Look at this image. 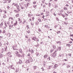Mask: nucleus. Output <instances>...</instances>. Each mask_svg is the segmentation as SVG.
<instances>
[{
    "mask_svg": "<svg viewBox=\"0 0 73 73\" xmlns=\"http://www.w3.org/2000/svg\"><path fill=\"white\" fill-rule=\"evenodd\" d=\"M7 54L9 57H12V55L11 54V53L9 52H8L7 53Z\"/></svg>",
    "mask_w": 73,
    "mask_h": 73,
    "instance_id": "obj_1",
    "label": "nucleus"
},
{
    "mask_svg": "<svg viewBox=\"0 0 73 73\" xmlns=\"http://www.w3.org/2000/svg\"><path fill=\"white\" fill-rule=\"evenodd\" d=\"M5 50H6V48H5L4 49V48H2L1 50V53H3L4 51H5Z\"/></svg>",
    "mask_w": 73,
    "mask_h": 73,
    "instance_id": "obj_2",
    "label": "nucleus"
},
{
    "mask_svg": "<svg viewBox=\"0 0 73 73\" xmlns=\"http://www.w3.org/2000/svg\"><path fill=\"white\" fill-rule=\"evenodd\" d=\"M19 68H16V70H15V72L16 73H17V72H19Z\"/></svg>",
    "mask_w": 73,
    "mask_h": 73,
    "instance_id": "obj_3",
    "label": "nucleus"
},
{
    "mask_svg": "<svg viewBox=\"0 0 73 73\" xmlns=\"http://www.w3.org/2000/svg\"><path fill=\"white\" fill-rule=\"evenodd\" d=\"M58 66V65L57 64H55L54 66L53 67V68H55V69H56V68Z\"/></svg>",
    "mask_w": 73,
    "mask_h": 73,
    "instance_id": "obj_4",
    "label": "nucleus"
},
{
    "mask_svg": "<svg viewBox=\"0 0 73 73\" xmlns=\"http://www.w3.org/2000/svg\"><path fill=\"white\" fill-rule=\"evenodd\" d=\"M16 22L15 23H14V26H15H15H16V25H17V21H15Z\"/></svg>",
    "mask_w": 73,
    "mask_h": 73,
    "instance_id": "obj_5",
    "label": "nucleus"
},
{
    "mask_svg": "<svg viewBox=\"0 0 73 73\" xmlns=\"http://www.w3.org/2000/svg\"><path fill=\"white\" fill-rule=\"evenodd\" d=\"M47 57H48V55H47V54H46L44 56V58H46Z\"/></svg>",
    "mask_w": 73,
    "mask_h": 73,
    "instance_id": "obj_6",
    "label": "nucleus"
},
{
    "mask_svg": "<svg viewBox=\"0 0 73 73\" xmlns=\"http://www.w3.org/2000/svg\"><path fill=\"white\" fill-rule=\"evenodd\" d=\"M47 14H46V15L48 16L49 15V11H47L46 12Z\"/></svg>",
    "mask_w": 73,
    "mask_h": 73,
    "instance_id": "obj_7",
    "label": "nucleus"
},
{
    "mask_svg": "<svg viewBox=\"0 0 73 73\" xmlns=\"http://www.w3.org/2000/svg\"><path fill=\"white\" fill-rule=\"evenodd\" d=\"M56 43L58 44H61V42L60 41H58V42H56Z\"/></svg>",
    "mask_w": 73,
    "mask_h": 73,
    "instance_id": "obj_8",
    "label": "nucleus"
},
{
    "mask_svg": "<svg viewBox=\"0 0 73 73\" xmlns=\"http://www.w3.org/2000/svg\"><path fill=\"white\" fill-rule=\"evenodd\" d=\"M23 63V62L21 60L19 59V64H22Z\"/></svg>",
    "mask_w": 73,
    "mask_h": 73,
    "instance_id": "obj_9",
    "label": "nucleus"
},
{
    "mask_svg": "<svg viewBox=\"0 0 73 73\" xmlns=\"http://www.w3.org/2000/svg\"><path fill=\"white\" fill-rule=\"evenodd\" d=\"M36 37H33V40L35 41H36Z\"/></svg>",
    "mask_w": 73,
    "mask_h": 73,
    "instance_id": "obj_10",
    "label": "nucleus"
},
{
    "mask_svg": "<svg viewBox=\"0 0 73 73\" xmlns=\"http://www.w3.org/2000/svg\"><path fill=\"white\" fill-rule=\"evenodd\" d=\"M52 47L54 49H56V46L55 45H53L52 46Z\"/></svg>",
    "mask_w": 73,
    "mask_h": 73,
    "instance_id": "obj_11",
    "label": "nucleus"
},
{
    "mask_svg": "<svg viewBox=\"0 0 73 73\" xmlns=\"http://www.w3.org/2000/svg\"><path fill=\"white\" fill-rule=\"evenodd\" d=\"M58 50H61V47H58Z\"/></svg>",
    "mask_w": 73,
    "mask_h": 73,
    "instance_id": "obj_12",
    "label": "nucleus"
},
{
    "mask_svg": "<svg viewBox=\"0 0 73 73\" xmlns=\"http://www.w3.org/2000/svg\"><path fill=\"white\" fill-rule=\"evenodd\" d=\"M66 45L67 46H69V47H70V46H71V45H70V44H66Z\"/></svg>",
    "mask_w": 73,
    "mask_h": 73,
    "instance_id": "obj_13",
    "label": "nucleus"
},
{
    "mask_svg": "<svg viewBox=\"0 0 73 73\" xmlns=\"http://www.w3.org/2000/svg\"><path fill=\"white\" fill-rule=\"evenodd\" d=\"M56 56V54H53V55H52V56H53V58L55 57Z\"/></svg>",
    "mask_w": 73,
    "mask_h": 73,
    "instance_id": "obj_14",
    "label": "nucleus"
},
{
    "mask_svg": "<svg viewBox=\"0 0 73 73\" xmlns=\"http://www.w3.org/2000/svg\"><path fill=\"white\" fill-rule=\"evenodd\" d=\"M1 57H3V54H0V58H1Z\"/></svg>",
    "mask_w": 73,
    "mask_h": 73,
    "instance_id": "obj_15",
    "label": "nucleus"
},
{
    "mask_svg": "<svg viewBox=\"0 0 73 73\" xmlns=\"http://www.w3.org/2000/svg\"><path fill=\"white\" fill-rule=\"evenodd\" d=\"M50 68H51V66H48L47 67V69H50Z\"/></svg>",
    "mask_w": 73,
    "mask_h": 73,
    "instance_id": "obj_16",
    "label": "nucleus"
},
{
    "mask_svg": "<svg viewBox=\"0 0 73 73\" xmlns=\"http://www.w3.org/2000/svg\"><path fill=\"white\" fill-rule=\"evenodd\" d=\"M3 22H2L0 24V27H2V26H3Z\"/></svg>",
    "mask_w": 73,
    "mask_h": 73,
    "instance_id": "obj_17",
    "label": "nucleus"
},
{
    "mask_svg": "<svg viewBox=\"0 0 73 73\" xmlns=\"http://www.w3.org/2000/svg\"><path fill=\"white\" fill-rule=\"evenodd\" d=\"M7 36L8 37H10V36H11V34H8L7 35Z\"/></svg>",
    "mask_w": 73,
    "mask_h": 73,
    "instance_id": "obj_18",
    "label": "nucleus"
},
{
    "mask_svg": "<svg viewBox=\"0 0 73 73\" xmlns=\"http://www.w3.org/2000/svg\"><path fill=\"white\" fill-rule=\"evenodd\" d=\"M7 62H9V60H10V58H9V57H7Z\"/></svg>",
    "mask_w": 73,
    "mask_h": 73,
    "instance_id": "obj_19",
    "label": "nucleus"
},
{
    "mask_svg": "<svg viewBox=\"0 0 73 73\" xmlns=\"http://www.w3.org/2000/svg\"><path fill=\"white\" fill-rule=\"evenodd\" d=\"M33 68H34V69H35H35H36L37 68V67L36 66H34Z\"/></svg>",
    "mask_w": 73,
    "mask_h": 73,
    "instance_id": "obj_20",
    "label": "nucleus"
},
{
    "mask_svg": "<svg viewBox=\"0 0 73 73\" xmlns=\"http://www.w3.org/2000/svg\"><path fill=\"white\" fill-rule=\"evenodd\" d=\"M3 17V18H6L7 17V16L5 15H4Z\"/></svg>",
    "mask_w": 73,
    "mask_h": 73,
    "instance_id": "obj_21",
    "label": "nucleus"
},
{
    "mask_svg": "<svg viewBox=\"0 0 73 73\" xmlns=\"http://www.w3.org/2000/svg\"><path fill=\"white\" fill-rule=\"evenodd\" d=\"M55 6V8H58V6L57 5H55L54 6Z\"/></svg>",
    "mask_w": 73,
    "mask_h": 73,
    "instance_id": "obj_22",
    "label": "nucleus"
},
{
    "mask_svg": "<svg viewBox=\"0 0 73 73\" xmlns=\"http://www.w3.org/2000/svg\"><path fill=\"white\" fill-rule=\"evenodd\" d=\"M11 69H14V70H15V68L14 67L11 66Z\"/></svg>",
    "mask_w": 73,
    "mask_h": 73,
    "instance_id": "obj_23",
    "label": "nucleus"
},
{
    "mask_svg": "<svg viewBox=\"0 0 73 73\" xmlns=\"http://www.w3.org/2000/svg\"><path fill=\"white\" fill-rule=\"evenodd\" d=\"M45 27H46V28H48V25H45L44 26Z\"/></svg>",
    "mask_w": 73,
    "mask_h": 73,
    "instance_id": "obj_24",
    "label": "nucleus"
},
{
    "mask_svg": "<svg viewBox=\"0 0 73 73\" xmlns=\"http://www.w3.org/2000/svg\"><path fill=\"white\" fill-rule=\"evenodd\" d=\"M18 21H20L21 22V21H22L20 19V18H19Z\"/></svg>",
    "mask_w": 73,
    "mask_h": 73,
    "instance_id": "obj_25",
    "label": "nucleus"
},
{
    "mask_svg": "<svg viewBox=\"0 0 73 73\" xmlns=\"http://www.w3.org/2000/svg\"><path fill=\"white\" fill-rule=\"evenodd\" d=\"M9 19H11V20H13V18L12 17H10L9 18Z\"/></svg>",
    "mask_w": 73,
    "mask_h": 73,
    "instance_id": "obj_26",
    "label": "nucleus"
},
{
    "mask_svg": "<svg viewBox=\"0 0 73 73\" xmlns=\"http://www.w3.org/2000/svg\"><path fill=\"white\" fill-rule=\"evenodd\" d=\"M35 46H36V47H37L38 46H39V44L37 43V44L36 45H35Z\"/></svg>",
    "mask_w": 73,
    "mask_h": 73,
    "instance_id": "obj_27",
    "label": "nucleus"
},
{
    "mask_svg": "<svg viewBox=\"0 0 73 73\" xmlns=\"http://www.w3.org/2000/svg\"><path fill=\"white\" fill-rule=\"evenodd\" d=\"M21 8L22 9H24V7L22 6H21Z\"/></svg>",
    "mask_w": 73,
    "mask_h": 73,
    "instance_id": "obj_28",
    "label": "nucleus"
},
{
    "mask_svg": "<svg viewBox=\"0 0 73 73\" xmlns=\"http://www.w3.org/2000/svg\"><path fill=\"white\" fill-rule=\"evenodd\" d=\"M17 56H18V57H21V55H20V54H18L17 55Z\"/></svg>",
    "mask_w": 73,
    "mask_h": 73,
    "instance_id": "obj_29",
    "label": "nucleus"
},
{
    "mask_svg": "<svg viewBox=\"0 0 73 73\" xmlns=\"http://www.w3.org/2000/svg\"><path fill=\"white\" fill-rule=\"evenodd\" d=\"M11 28H12V26L10 25H9V29H11Z\"/></svg>",
    "mask_w": 73,
    "mask_h": 73,
    "instance_id": "obj_30",
    "label": "nucleus"
},
{
    "mask_svg": "<svg viewBox=\"0 0 73 73\" xmlns=\"http://www.w3.org/2000/svg\"><path fill=\"white\" fill-rule=\"evenodd\" d=\"M38 20L39 22H41V19H39Z\"/></svg>",
    "mask_w": 73,
    "mask_h": 73,
    "instance_id": "obj_31",
    "label": "nucleus"
},
{
    "mask_svg": "<svg viewBox=\"0 0 73 73\" xmlns=\"http://www.w3.org/2000/svg\"><path fill=\"white\" fill-rule=\"evenodd\" d=\"M16 6H17V8H18L19 7V5H18L17 4L16 5Z\"/></svg>",
    "mask_w": 73,
    "mask_h": 73,
    "instance_id": "obj_32",
    "label": "nucleus"
},
{
    "mask_svg": "<svg viewBox=\"0 0 73 73\" xmlns=\"http://www.w3.org/2000/svg\"><path fill=\"white\" fill-rule=\"evenodd\" d=\"M47 60H49V61L50 60V57H49L48 59Z\"/></svg>",
    "mask_w": 73,
    "mask_h": 73,
    "instance_id": "obj_33",
    "label": "nucleus"
},
{
    "mask_svg": "<svg viewBox=\"0 0 73 73\" xmlns=\"http://www.w3.org/2000/svg\"><path fill=\"white\" fill-rule=\"evenodd\" d=\"M38 31L39 32H41V30L40 29H38Z\"/></svg>",
    "mask_w": 73,
    "mask_h": 73,
    "instance_id": "obj_34",
    "label": "nucleus"
},
{
    "mask_svg": "<svg viewBox=\"0 0 73 73\" xmlns=\"http://www.w3.org/2000/svg\"><path fill=\"white\" fill-rule=\"evenodd\" d=\"M27 29H28V28H29V25H27Z\"/></svg>",
    "mask_w": 73,
    "mask_h": 73,
    "instance_id": "obj_35",
    "label": "nucleus"
},
{
    "mask_svg": "<svg viewBox=\"0 0 73 73\" xmlns=\"http://www.w3.org/2000/svg\"><path fill=\"white\" fill-rule=\"evenodd\" d=\"M68 56H69L70 57H71V54H68Z\"/></svg>",
    "mask_w": 73,
    "mask_h": 73,
    "instance_id": "obj_36",
    "label": "nucleus"
},
{
    "mask_svg": "<svg viewBox=\"0 0 73 73\" xmlns=\"http://www.w3.org/2000/svg\"><path fill=\"white\" fill-rule=\"evenodd\" d=\"M24 54H23L22 55V56L21 55V57H24Z\"/></svg>",
    "mask_w": 73,
    "mask_h": 73,
    "instance_id": "obj_37",
    "label": "nucleus"
},
{
    "mask_svg": "<svg viewBox=\"0 0 73 73\" xmlns=\"http://www.w3.org/2000/svg\"><path fill=\"white\" fill-rule=\"evenodd\" d=\"M64 24H66V25H67V24H68V23H67V22H64Z\"/></svg>",
    "mask_w": 73,
    "mask_h": 73,
    "instance_id": "obj_38",
    "label": "nucleus"
},
{
    "mask_svg": "<svg viewBox=\"0 0 73 73\" xmlns=\"http://www.w3.org/2000/svg\"><path fill=\"white\" fill-rule=\"evenodd\" d=\"M30 51L31 52V53H33V50L32 49V50Z\"/></svg>",
    "mask_w": 73,
    "mask_h": 73,
    "instance_id": "obj_39",
    "label": "nucleus"
},
{
    "mask_svg": "<svg viewBox=\"0 0 73 73\" xmlns=\"http://www.w3.org/2000/svg\"><path fill=\"white\" fill-rule=\"evenodd\" d=\"M57 33L58 34V33H60V31H58L57 32Z\"/></svg>",
    "mask_w": 73,
    "mask_h": 73,
    "instance_id": "obj_40",
    "label": "nucleus"
},
{
    "mask_svg": "<svg viewBox=\"0 0 73 73\" xmlns=\"http://www.w3.org/2000/svg\"><path fill=\"white\" fill-rule=\"evenodd\" d=\"M70 66L69 65H67V68H70Z\"/></svg>",
    "mask_w": 73,
    "mask_h": 73,
    "instance_id": "obj_41",
    "label": "nucleus"
},
{
    "mask_svg": "<svg viewBox=\"0 0 73 73\" xmlns=\"http://www.w3.org/2000/svg\"><path fill=\"white\" fill-rule=\"evenodd\" d=\"M27 41H29V42H30L31 41V40H30V39H28L27 40Z\"/></svg>",
    "mask_w": 73,
    "mask_h": 73,
    "instance_id": "obj_42",
    "label": "nucleus"
},
{
    "mask_svg": "<svg viewBox=\"0 0 73 73\" xmlns=\"http://www.w3.org/2000/svg\"><path fill=\"white\" fill-rule=\"evenodd\" d=\"M64 10H65V9H66V10H67V8L66 7H64Z\"/></svg>",
    "mask_w": 73,
    "mask_h": 73,
    "instance_id": "obj_43",
    "label": "nucleus"
},
{
    "mask_svg": "<svg viewBox=\"0 0 73 73\" xmlns=\"http://www.w3.org/2000/svg\"><path fill=\"white\" fill-rule=\"evenodd\" d=\"M53 14L54 15V16H56V14H55L54 13H53Z\"/></svg>",
    "mask_w": 73,
    "mask_h": 73,
    "instance_id": "obj_44",
    "label": "nucleus"
},
{
    "mask_svg": "<svg viewBox=\"0 0 73 73\" xmlns=\"http://www.w3.org/2000/svg\"><path fill=\"white\" fill-rule=\"evenodd\" d=\"M41 69H42V71H43L44 70V68L43 67H42L41 68Z\"/></svg>",
    "mask_w": 73,
    "mask_h": 73,
    "instance_id": "obj_45",
    "label": "nucleus"
},
{
    "mask_svg": "<svg viewBox=\"0 0 73 73\" xmlns=\"http://www.w3.org/2000/svg\"><path fill=\"white\" fill-rule=\"evenodd\" d=\"M33 4H36V2H34L33 3Z\"/></svg>",
    "mask_w": 73,
    "mask_h": 73,
    "instance_id": "obj_46",
    "label": "nucleus"
},
{
    "mask_svg": "<svg viewBox=\"0 0 73 73\" xmlns=\"http://www.w3.org/2000/svg\"><path fill=\"white\" fill-rule=\"evenodd\" d=\"M7 8L8 9H9L10 7H9V6H8L7 7Z\"/></svg>",
    "mask_w": 73,
    "mask_h": 73,
    "instance_id": "obj_47",
    "label": "nucleus"
},
{
    "mask_svg": "<svg viewBox=\"0 0 73 73\" xmlns=\"http://www.w3.org/2000/svg\"><path fill=\"white\" fill-rule=\"evenodd\" d=\"M52 52H53V50H50V52L51 53H52Z\"/></svg>",
    "mask_w": 73,
    "mask_h": 73,
    "instance_id": "obj_48",
    "label": "nucleus"
},
{
    "mask_svg": "<svg viewBox=\"0 0 73 73\" xmlns=\"http://www.w3.org/2000/svg\"><path fill=\"white\" fill-rule=\"evenodd\" d=\"M31 62H33V59L31 58Z\"/></svg>",
    "mask_w": 73,
    "mask_h": 73,
    "instance_id": "obj_49",
    "label": "nucleus"
},
{
    "mask_svg": "<svg viewBox=\"0 0 73 73\" xmlns=\"http://www.w3.org/2000/svg\"><path fill=\"white\" fill-rule=\"evenodd\" d=\"M30 54L29 53V54H28L27 56H30Z\"/></svg>",
    "mask_w": 73,
    "mask_h": 73,
    "instance_id": "obj_50",
    "label": "nucleus"
},
{
    "mask_svg": "<svg viewBox=\"0 0 73 73\" xmlns=\"http://www.w3.org/2000/svg\"><path fill=\"white\" fill-rule=\"evenodd\" d=\"M36 24H38V22L37 21V22H36Z\"/></svg>",
    "mask_w": 73,
    "mask_h": 73,
    "instance_id": "obj_51",
    "label": "nucleus"
},
{
    "mask_svg": "<svg viewBox=\"0 0 73 73\" xmlns=\"http://www.w3.org/2000/svg\"><path fill=\"white\" fill-rule=\"evenodd\" d=\"M27 33H30V31L29 30V31H27Z\"/></svg>",
    "mask_w": 73,
    "mask_h": 73,
    "instance_id": "obj_52",
    "label": "nucleus"
},
{
    "mask_svg": "<svg viewBox=\"0 0 73 73\" xmlns=\"http://www.w3.org/2000/svg\"><path fill=\"white\" fill-rule=\"evenodd\" d=\"M27 62H28L29 63V62H30V60H27Z\"/></svg>",
    "mask_w": 73,
    "mask_h": 73,
    "instance_id": "obj_53",
    "label": "nucleus"
},
{
    "mask_svg": "<svg viewBox=\"0 0 73 73\" xmlns=\"http://www.w3.org/2000/svg\"><path fill=\"white\" fill-rule=\"evenodd\" d=\"M33 7H34V8H36V7L35 6V5H34L33 6Z\"/></svg>",
    "mask_w": 73,
    "mask_h": 73,
    "instance_id": "obj_54",
    "label": "nucleus"
},
{
    "mask_svg": "<svg viewBox=\"0 0 73 73\" xmlns=\"http://www.w3.org/2000/svg\"><path fill=\"white\" fill-rule=\"evenodd\" d=\"M17 9L18 10V11H20V9H19V7L17 8Z\"/></svg>",
    "mask_w": 73,
    "mask_h": 73,
    "instance_id": "obj_55",
    "label": "nucleus"
},
{
    "mask_svg": "<svg viewBox=\"0 0 73 73\" xmlns=\"http://www.w3.org/2000/svg\"><path fill=\"white\" fill-rule=\"evenodd\" d=\"M70 36H71V37H73V35H70Z\"/></svg>",
    "mask_w": 73,
    "mask_h": 73,
    "instance_id": "obj_56",
    "label": "nucleus"
},
{
    "mask_svg": "<svg viewBox=\"0 0 73 73\" xmlns=\"http://www.w3.org/2000/svg\"><path fill=\"white\" fill-rule=\"evenodd\" d=\"M62 16L63 17H65V15H62Z\"/></svg>",
    "mask_w": 73,
    "mask_h": 73,
    "instance_id": "obj_57",
    "label": "nucleus"
},
{
    "mask_svg": "<svg viewBox=\"0 0 73 73\" xmlns=\"http://www.w3.org/2000/svg\"><path fill=\"white\" fill-rule=\"evenodd\" d=\"M14 11L15 12H17V11L16 10H15Z\"/></svg>",
    "mask_w": 73,
    "mask_h": 73,
    "instance_id": "obj_58",
    "label": "nucleus"
},
{
    "mask_svg": "<svg viewBox=\"0 0 73 73\" xmlns=\"http://www.w3.org/2000/svg\"><path fill=\"white\" fill-rule=\"evenodd\" d=\"M5 25L6 27H7V25H6V23H5Z\"/></svg>",
    "mask_w": 73,
    "mask_h": 73,
    "instance_id": "obj_59",
    "label": "nucleus"
},
{
    "mask_svg": "<svg viewBox=\"0 0 73 73\" xmlns=\"http://www.w3.org/2000/svg\"><path fill=\"white\" fill-rule=\"evenodd\" d=\"M56 20H57V21H58V18H57L56 19Z\"/></svg>",
    "mask_w": 73,
    "mask_h": 73,
    "instance_id": "obj_60",
    "label": "nucleus"
},
{
    "mask_svg": "<svg viewBox=\"0 0 73 73\" xmlns=\"http://www.w3.org/2000/svg\"><path fill=\"white\" fill-rule=\"evenodd\" d=\"M4 12H5V13H7V11H4Z\"/></svg>",
    "mask_w": 73,
    "mask_h": 73,
    "instance_id": "obj_61",
    "label": "nucleus"
},
{
    "mask_svg": "<svg viewBox=\"0 0 73 73\" xmlns=\"http://www.w3.org/2000/svg\"><path fill=\"white\" fill-rule=\"evenodd\" d=\"M1 38H3V36H0V40Z\"/></svg>",
    "mask_w": 73,
    "mask_h": 73,
    "instance_id": "obj_62",
    "label": "nucleus"
},
{
    "mask_svg": "<svg viewBox=\"0 0 73 73\" xmlns=\"http://www.w3.org/2000/svg\"><path fill=\"white\" fill-rule=\"evenodd\" d=\"M53 10V9H51L50 10V11L51 12H52V10Z\"/></svg>",
    "mask_w": 73,
    "mask_h": 73,
    "instance_id": "obj_63",
    "label": "nucleus"
},
{
    "mask_svg": "<svg viewBox=\"0 0 73 73\" xmlns=\"http://www.w3.org/2000/svg\"><path fill=\"white\" fill-rule=\"evenodd\" d=\"M31 25H33L34 24L31 23Z\"/></svg>",
    "mask_w": 73,
    "mask_h": 73,
    "instance_id": "obj_64",
    "label": "nucleus"
}]
</instances>
